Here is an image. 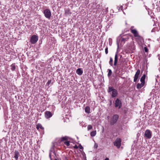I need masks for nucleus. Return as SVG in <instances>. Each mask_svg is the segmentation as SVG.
Instances as JSON below:
<instances>
[{"label":"nucleus","mask_w":160,"mask_h":160,"mask_svg":"<svg viewBox=\"0 0 160 160\" xmlns=\"http://www.w3.org/2000/svg\"><path fill=\"white\" fill-rule=\"evenodd\" d=\"M112 92L111 97L112 98L116 97L118 94L117 90L114 89L112 87H108V92Z\"/></svg>","instance_id":"1"},{"label":"nucleus","mask_w":160,"mask_h":160,"mask_svg":"<svg viewBox=\"0 0 160 160\" xmlns=\"http://www.w3.org/2000/svg\"><path fill=\"white\" fill-rule=\"evenodd\" d=\"M119 118V116L117 114L114 115L111 119L110 122L111 125H113L117 121Z\"/></svg>","instance_id":"2"},{"label":"nucleus","mask_w":160,"mask_h":160,"mask_svg":"<svg viewBox=\"0 0 160 160\" xmlns=\"http://www.w3.org/2000/svg\"><path fill=\"white\" fill-rule=\"evenodd\" d=\"M121 139L120 138H118L113 142L114 145L116 146L118 148H119L121 147Z\"/></svg>","instance_id":"3"},{"label":"nucleus","mask_w":160,"mask_h":160,"mask_svg":"<svg viewBox=\"0 0 160 160\" xmlns=\"http://www.w3.org/2000/svg\"><path fill=\"white\" fill-rule=\"evenodd\" d=\"M43 13L45 17L48 19H50L51 17V13L50 11L48 9H45L43 12Z\"/></svg>","instance_id":"4"},{"label":"nucleus","mask_w":160,"mask_h":160,"mask_svg":"<svg viewBox=\"0 0 160 160\" xmlns=\"http://www.w3.org/2000/svg\"><path fill=\"white\" fill-rule=\"evenodd\" d=\"M152 135V132L149 129L146 130L144 134V137L148 139H150L151 138Z\"/></svg>","instance_id":"5"},{"label":"nucleus","mask_w":160,"mask_h":160,"mask_svg":"<svg viewBox=\"0 0 160 160\" xmlns=\"http://www.w3.org/2000/svg\"><path fill=\"white\" fill-rule=\"evenodd\" d=\"M38 40V37L35 35H33L32 36L30 39V42L33 44L36 43Z\"/></svg>","instance_id":"6"},{"label":"nucleus","mask_w":160,"mask_h":160,"mask_svg":"<svg viewBox=\"0 0 160 160\" xmlns=\"http://www.w3.org/2000/svg\"><path fill=\"white\" fill-rule=\"evenodd\" d=\"M122 106L121 101L118 98H117L115 101V107L116 108L118 107V109H120L121 108Z\"/></svg>","instance_id":"7"},{"label":"nucleus","mask_w":160,"mask_h":160,"mask_svg":"<svg viewBox=\"0 0 160 160\" xmlns=\"http://www.w3.org/2000/svg\"><path fill=\"white\" fill-rule=\"evenodd\" d=\"M140 71L139 69H138L135 74L134 77L133 81L135 82H136L138 79L139 74H140Z\"/></svg>","instance_id":"8"},{"label":"nucleus","mask_w":160,"mask_h":160,"mask_svg":"<svg viewBox=\"0 0 160 160\" xmlns=\"http://www.w3.org/2000/svg\"><path fill=\"white\" fill-rule=\"evenodd\" d=\"M124 67V64L122 62H120L119 64L118 65L117 68L119 70H122Z\"/></svg>","instance_id":"9"},{"label":"nucleus","mask_w":160,"mask_h":160,"mask_svg":"<svg viewBox=\"0 0 160 160\" xmlns=\"http://www.w3.org/2000/svg\"><path fill=\"white\" fill-rule=\"evenodd\" d=\"M52 116L51 112L49 111H46L45 112V116L47 119H48Z\"/></svg>","instance_id":"10"},{"label":"nucleus","mask_w":160,"mask_h":160,"mask_svg":"<svg viewBox=\"0 0 160 160\" xmlns=\"http://www.w3.org/2000/svg\"><path fill=\"white\" fill-rule=\"evenodd\" d=\"M136 40L137 42H141L143 40V38L138 34L137 36L135 37Z\"/></svg>","instance_id":"11"},{"label":"nucleus","mask_w":160,"mask_h":160,"mask_svg":"<svg viewBox=\"0 0 160 160\" xmlns=\"http://www.w3.org/2000/svg\"><path fill=\"white\" fill-rule=\"evenodd\" d=\"M20 153L18 150H15L14 152V158L16 160H18Z\"/></svg>","instance_id":"12"},{"label":"nucleus","mask_w":160,"mask_h":160,"mask_svg":"<svg viewBox=\"0 0 160 160\" xmlns=\"http://www.w3.org/2000/svg\"><path fill=\"white\" fill-rule=\"evenodd\" d=\"M131 30V32L132 33L134 37L137 36L139 34V33L136 29H132Z\"/></svg>","instance_id":"13"},{"label":"nucleus","mask_w":160,"mask_h":160,"mask_svg":"<svg viewBox=\"0 0 160 160\" xmlns=\"http://www.w3.org/2000/svg\"><path fill=\"white\" fill-rule=\"evenodd\" d=\"M118 56L117 53H116L114 58V62L113 65L114 66H116L117 64V63L118 62Z\"/></svg>","instance_id":"14"},{"label":"nucleus","mask_w":160,"mask_h":160,"mask_svg":"<svg viewBox=\"0 0 160 160\" xmlns=\"http://www.w3.org/2000/svg\"><path fill=\"white\" fill-rule=\"evenodd\" d=\"M145 83L141 82V83H138L137 85V88L138 89H140L142 88L144 85Z\"/></svg>","instance_id":"15"},{"label":"nucleus","mask_w":160,"mask_h":160,"mask_svg":"<svg viewBox=\"0 0 160 160\" xmlns=\"http://www.w3.org/2000/svg\"><path fill=\"white\" fill-rule=\"evenodd\" d=\"M36 128L38 130H39V129L40 128L42 130H44V128L43 127L41 124L38 123L36 125Z\"/></svg>","instance_id":"16"},{"label":"nucleus","mask_w":160,"mask_h":160,"mask_svg":"<svg viewBox=\"0 0 160 160\" xmlns=\"http://www.w3.org/2000/svg\"><path fill=\"white\" fill-rule=\"evenodd\" d=\"M125 37H123L122 38L121 42H125L126 41H127L129 38V36L128 35H126L124 36Z\"/></svg>","instance_id":"17"},{"label":"nucleus","mask_w":160,"mask_h":160,"mask_svg":"<svg viewBox=\"0 0 160 160\" xmlns=\"http://www.w3.org/2000/svg\"><path fill=\"white\" fill-rule=\"evenodd\" d=\"M146 78V75L144 74L140 78V81L141 82L145 83V79Z\"/></svg>","instance_id":"18"},{"label":"nucleus","mask_w":160,"mask_h":160,"mask_svg":"<svg viewBox=\"0 0 160 160\" xmlns=\"http://www.w3.org/2000/svg\"><path fill=\"white\" fill-rule=\"evenodd\" d=\"M76 73L78 75H81L83 73V71L81 68H79L77 70Z\"/></svg>","instance_id":"19"},{"label":"nucleus","mask_w":160,"mask_h":160,"mask_svg":"<svg viewBox=\"0 0 160 160\" xmlns=\"http://www.w3.org/2000/svg\"><path fill=\"white\" fill-rule=\"evenodd\" d=\"M68 140V137L67 136H65L62 138L60 140V142H63L64 141H67Z\"/></svg>","instance_id":"20"},{"label":"nucleus","mask_w":160,"mask_h":160,"mask_svg":"<svg viewBox=\"0 0 160 160\" xmlns=\"http://www.w3.org/2000/svg\"><path fill=\"white\" fill-rule=\"evenodd\" d=\"M90 108L89 106H87L85 108V112L88 113H90Z\"/></svg>","instance_id":"21"},{"label":"nucleus","mask_w":160,"mask_h":160,"mask_svg":"<svg viewBox=\"0 0 160 160\" xmlns=\"http://www.w3.org/2000/svg\"><path fill=\"white\" fill-rule=\"evenodd\" d=\"M113 60L112 58V57H110V61H109V64H110V65L111 66H112L113 65Z\"/></svg>","instance_id":"22"},{"label":"nucleus","mask_w":160,"mask_h":160,"mask_svg":"<svg viewBox=\"0 0 160 160\" xmlns=\"http://www.w3.org/2000/svg\"><path fill=\"white\" fill-rule=\"evenodd\" d=\"M96 134V131H92L90 133V135L91 137H94Z\"/></svg>","instance_id":"23"},{"label":"nucleus","mask_w":160,"mask_h":160,"mask_svg":"<svg viewBox=\"0 0 160 160\" xmlns=\"http://www.w3.org/2000/svg\"><path fill=\"white\" fill-rule=\"evenodd\" d=\"M108 76L109 77L111 75L112 72V70L110 69H108Z\"/></svg>","instance_id":"24"},{"label":"nucleus","mask_w":160,"mask_h":160,"mask_svg":"<svg viewBox=\"0 0 160 160\" xmlns=\"http://www.w3.org/2000/svg\"><path fill=\"white\" fill-rule=\"evenodd\" d=\"M11 69L12 71H14L15 69V64H12L11 66Z\"/></svg>","instance_id":"25"},{"label":"nucleus","mask_w":160,"mask_h":160,"mask_svg":"<svg viewBox=\"0 0 160 160\" xmlns=\"http://www.w3.org/2000/svg\"><path fill=\"white\" fill-rule=\"evenodd\" d=\"M70 13L71 14V12L70 13V11L69 10L67 9V10H65V14L66 15H67L68 14H69Z\"/></svg>","instance_id":"26"},{"label":"nucleus","mask_w":160,"mask_h":160,"mask_svg":"<svg viewBox=\"0 0 160 160\" xmlns=\"http://www.w3.org/2000/svg\"><path fill=\"white\" fill-rule=\"evenodd\" d=\"M70 141H66L64 142V143L67 145V146H69L70 145Z\"/></svg>","instance_id":"27"},{"label":"nucleus","mask_w":160,"mask_h":160,"mask_svg":"<svg viewBox=\"0 0 160 160\" xmlns=\"http://www.w3.org/2000/svg\"><path fill=\"white\" fill-rule=\"evenodd\" d=\"M92 127L91 125H89L88 126V130H89L92 128Z\"/></svg>","instance_id":"28"},{"label":"nucleus","mask_w":160,"mask_h":160,"mask_svg":"<svg viewBox=\"0 0 160 160\" xmlns=\"http://www.w3.org/2000/svg\"><path fill=\"white\" fill-rule=\"evenodd\" d=\"M108 47H106L105 48V52L106 54H107L108 53Z\"/></svg>","instance_id":"29"},{"label":"nucleus","mask_w":160,"mask_h":160,"mask_svg":"<svg viewBox=\"0 0 160 160\" xmlns=\"http://www.w3.org/2000/svg\"><path fill=\"white\" fill-rule=\"evenodd\" d=\"M78 148H79L80 149H83V147H82V146L81 145V144H80L78 146Z\"/></svg>","instance_id":"30"},{"label":"nucleus","mask_w":160,"mask_h":160,"mask_svg":"<svg viewBox=\"0 0 160 160\" xmlns=\"http://www.w3.org/2000/svg\"><path fill=\"white\" fill-rule=\"evenodd\" d=\"M144 50L145 52H148V48L146 47H145L144 48Z\"/></svg>","instance_id":"31"},{"label":"nucleus","mask_w":160,"mask_h":160,"mask_svg":"<svg viewBox=\"0 0 160 160\" xmlns=\"http://www.w3.org/2000/svg\"><path fill=\"white\" fill-rule=\"evenodd\" d=\"M73 148H74L75 149H78V146L77 145H75L74 147Z\"/></svg>","instance_id":"32"},{"label":"nucleus","mask_w":160,"mask_h":160,"mask_svg":"<svg viewBox=\"0 0 160 160\" xmlns=\"http://www.w3.org/2000/svg\"><path fill=\"white\" fill-rule=\"evenodd\" d=\"M51 82V80H49L48 81V82H47V84L48 85H49Z\"/></svg>","instance_id":"33"},{"label":"nucleus","mask_w":160,"mask_h":160,"mask_svg":"<svg viewBox=\"0 0 160 160\" xmlns=\"http://www.w3.org/2000/svg\"><path fill=\"white\" fill-rule=\"evenodd\" d=\"M134 28V26H132L130 28V30L131 31V30L132 29H133V28Z\"/></svg>","instance_id":"34"},{"label":"nucleus","mask_w":160,"mask_h":160,"mask_svg":"<svg viewBox=\"0 0 160 160\" xmlns=\"http://www.w3.org/2000/svg\"><path fill=\"white\" fill-rule=\"evenodd\" d=\"M104 160H109V159L108 158H106Z\"/></svg>","instance_id":"35"},{"label":"nucleus","mask_w":160,"mask_h":160,"mask_svg":"<svg viewBox=\"0 0 160 160\" xmlns=\"http://www.w3.org/2000/svg\"><path fill=\"white\" fill-rule=\"evenodd\" d=\"M107 118H108V119H109V116Z\"/></svg>","instance_id":"36"},{"label":"nucleus","mask_w":160,"mask_h":160,"mask_svg":"<svg viewBox=\"0 0 160 160\" xmlns=\"http://www.w3.org/2000/svg\"><path fill=\"white\" fill-rule=\"evenodd\" d=\"M54 160H58L57 159H55Z\"/></svg>","instance_id":"37"},{"label":"nucleus","mask_w":160,"mask_h":160,"mask_svg":"<svg viewBox=\"0 0 160 160\" xmlns=\"http://www.w3.org/2000/svg\"><path fill=\"white\" fill-rule=\"evenodd\" d=\"M122 57V56H121V58Z\"/></svg>","instance_id":"38"}]
</instances>
